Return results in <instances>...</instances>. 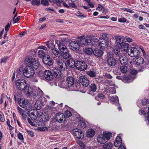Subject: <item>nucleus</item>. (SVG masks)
Masks as SVG:
<instances>
[{"mask_svg":"<svg viewBox=\"0 0 149 149\" xmlns=\"http://www.w3.org/2000/svg\"><path fill=\"white\" fill-rule=\"evenodd\" d=\"M69 46L72 50L77 51L79 49V45L75 41H71L69 44Z\"/></svg>","mask_w":149,"mask_h":149,"instance_id":"nucleus-17","label":"nucleus"},{"mask_svg":"<svg viewBox=\"0 0 149 149\" xmlns=\"http://www.w3.org/2000/svg\"><path fill=\"white\" fill-rule=\"evenodd\" d=\"M25 62L26 64L30 65L35 69H37L40 66V63L35 58L31 56H27L25 59Z\"/></svg>","mask_w":149,"mask_h":149,"instance_id":"nucleus-1","label":"nucleus"},{"mask_svg":"<svg viewBox=\"0 0 149 149\" xmlns=\"http://www.w3.org/2000/svg\"><path fill=\"white\" fill-rule=\"evenodd\" d=\"M26 131L27 132V133L30 136H31L33 137L34 136V134L33 131L31 130H26Z\"/></svg>","mask_w":149,"mask_h":149,"instance_id":"nucleus-55","label":"nucleus"},{"mask_svg":"<svg viewBox=\"0 0 149 149\" xmlns=\"http://www.w3.org/2000/svg\"><path fill=\"white\" fill-rule=\"evenodd\" d=\"M6 123L7 124V125L9 127L10 130H12L13 129V127L10 125V121L8 119L6 122Z\"/></svg>","mask_w":149,"mask_h":149,"instance_id":"nucleus-60","label":"nucleus"},{"mask_svg":"<svg viewBox=\"0 0 149 149\" xmlns=\"http://www.w3.org/2000/svg\"><path fill=\"white\" fill-rule=\"evenodd\" d=\"M113 146L111 143H109L104 144L103 147L104 149H111Z\"/></svg>","mask_w":149,"mask_h":149,"instance_id":"nucleus-35","label":"nucleus"},{"mask_svg":"<svg viewBox=\"0 0 149 149\" xmlns=\"http://www.w3.org/2000/svg\"><path fill=\"white\" fill-rule=\"evenodd\" d=\"M19 104L22 108H25L27 110H31L32 106L29 101L24 99H20L18 101Z\"/></svg>","mask_w":149,"mask_h":149,"instance_id":"nucleus-4","label":"nucleus"},{"mask_svg":"<svg viewBox=\"0 0 149 149\" xmlns=\"http://www.w3.org/2000/svg\"><path fill=\"white\" fill-rule=\"evenodd\" d=\"M114 52L117 56H118L120 54L119 49H114Z\"/></svg>","mask_w":149,"mask_h":149,"instance_id":"nucleus-52","label":"nucleus"},{"mask_svg":"<svg viewBox=\"0 0 149 149\" xmlns=\"http://www.w3.org/2000/svg\"><path fill=\"white\" fill-rule=\"evenodd\" d=\"M98 97L102 99H103L105 97V96L103 93H98L97 96L95 97V98L97 100V98Z\"/></svg>","mask_w":149,"mask_h":149,"instance_id":"nucleus-43","label":"nucleus"},{"mask_svg":"<svg viewBox=\"0 0 149 149\" xmlns=\"http://www.w3.org/2000/svg\"><path fill=\"white\" fill-rule=\"evenodd\" d=\"M87 74L91 77H94L96 76V72L93 71H89L86 72Z\"/></svg>","mask_w":149,"mask_h":149,"instance_id":"nucleus-38","label":"nucleus"},{"mask_svg":"<svg viewBox=\"0 0 149 149\" xmlns=\"http://www.w3.org/2000/svg\"><path fill=\"white\" fill-rule=\"evenodd\" d=\"M46 18L45 17H43L40 18L39 21V23H40L42 22H43L46 20Z\"/></svg>","mask_w":149,"mask_h":149,"instance_id":"nucleus-64","label":"nucleus"},{"mask_svg":"<svg viewBox=\"0 0 149 149\" xmlns=\"http://www.w3.org/2000/svg\"><path fill=\"white\" fill-rule=\"evenodd\" d=\"M42 60L44 63L48 65H52L53 63V60L48 55L44 56L42 58Z\"/></svg>","mask_w":149,"mask_h":149,"instance_id":"nucleus-11","label":"nucleus"},{"mask_svg":"<svg viewBox=\"0 0 149 149\" xmlns=\"http://www.w3.org/2000/svg\"><path fill=\"white\" fill-rule=\"evenodd\" d=\"M86 52L87 54H91L93 52V50L91 48H88L86 49Z\"/></svg>","mask_w":149,"mask_h":149,"instance_id":"nucleus-47","label":"nucleus"},{"mask_svg":"<svg viewBox=\"0 0 149 149\" xmlns=\"http://www.w3.org/2000/svg\"><path fill=\"white\" fill-rule=\"evenodd\" d=\"M105 76L107 78L111 79L112 78V76L109 73H106L105 74Z\"/></svg>","mask_w":149,"mask_h":149,"instance_id":"nucleus-62","label":"nucleus"},{"mask_svg":"<svg viewBox=\"0 0 149 149\" xmlns=\"http://www.w3.org/2000/svg\"><path fill=\"white\" fill-rule=\"evenodd\" d=\"M126 65H122L120 67L121 72L123 73H125L127 71V67Z\"/></svg>","mask_w":149,"mask_h":149,"instance_id":"nucleus-34","label":"nucleus"},{"mask_svg":"<svg viewBox=\"0 0 149 149\" xmlns=\"http://www.w3.org/2000/svg\"><path fill=\"white\" fill-rule=\"evenodd\" d=\"M51 50L53 54L56 57H58L60 56L59 52L57 49L54 48L51 49Z\"/></svg>","mask_w":149,"mask_h":149,"instance_id":"nucleus-36","label":"nucleus"},{"mask_svg":"<svg viewBox=\"0 0 149 149\" xmlns=\"http://www.w3.org/2000/svg\"><path fill=\"white\" fill-rule=\"evenodd\" d=\"M49 1L47 0H42L41 3L44 6H48L49 5Z\"/></svg>","mask_w":149,"mask_h":149,"instance_id":"nucleus-46","label":"nucleus"},{"mask_svg":"<svg viewBox=\"0 0 149 149\" xmlns=\"http://www.w3.org/2000/svg\"><path fill=\"white\" fill-rule=\"evenodd\" d=\"M46 45L49 49H52V47L51 45H52V44L51 43H49V42L48 41L47 42H46Z\"/></svg>","mask_w":149,"mask_h":149,"instance_id":"nucleus-58","label":"nucleus"},{"mask_svg":"<svg viewBox=\"0 0 149 149\" xmlns=\"http://www.w3.org/2000/svg\"><path fill=\"white\" fill-rule=\"evenodd\" d=\"M119 47L121 49L122 51H124L125 52H128L129 50V45L125 41L123 43H122V44L120 45Z\"/></svg>","mask_w":149,"mask_h":149,"instance_id":"nucleus-20","label":"nucleus"},{"mask_svg":"<svg viewBox=\"0 0 149 149\" xmlns=\"http://www.w3.org/2000/svg\"><path fill=\"white\" fill-rule=\"evenodd\" d=\"M37 112L36 111H35L33 112L31 111H28V114L29 116L31 118V119L32 120H35L37 118V116L36 114Z\"/></svg>","mask_w":149,"mask_h":149,"instance_id":"nucleus-24","label":"nucleus"},{"mask_svg":"<svg viewBox=\"0 0 149 149\" xmlns=\"http://www.w3.org/2000/svg\"><path fill=\"white\" fill-rule=\"evenodd\" d=\"M103 52L99 49H95L93 51V54L96 56L101 57L102 56Z\"/></svg>","mask_w":149,"mask_h":149,"instance_id":"nucleus-26","label":"nucleus"},{"mask_svg":"<svg viewBox=\"0 0 149 149\" xmlns=\"http://www.w3.org/2000/svg\"><path fill=\"white\" fill-rule=\"evenodd\" d=\"M39 48L43 49V51H44L45 53L48 54L49 53V50L45 46H41L39 47Z\"/></svg>","mask_w":149,"mask_h":149,"instance_id":"nucleus-44","label":"nucleus"},{"mask_svg":"<svg viewBox=\"0 0 149 149\" xmlns=\"http://www.w3.org/2000/svg\"><path fill=\"white\" fill-rule=\"evenodd\" d=\"M67 84V86L68 87L72 86L74 83V78L72 77H67L66 80Z\"/></svg>","mask_w":149,"mask_h":149,"instance_id":"nucleus-22","label":"nucleus"},{"mask_svg":"<svg viewBox=\"0 0 149 149\" xmlns=\"http://www.w3.org/2000/svg\"><path fill=\"white\" fill-rule=\"evenodd\" d=\"M123 78L125 82L128 83L132 81L134 79L129 74L125 75Z\"/></svg>","mask_w":149,"mask_h":149,"instance_id":"nucleus-31","label":"nucleus"},{"mask_svg":"<svg viewBox=\"0 0 149 149\" xmlns=\"http://www.w3.org/2000/svg\"><path fill=\"white\" fill-rule=\"evenodd\" d=\"M62 57L64 59H68L71 56L69 52L68 49L64 51L61 52Z\"/></svg>","mask_w":149,"mask_h":149,"instance_id":"nucleus-21","label":"nucleus"},{"mask_svg":"<svg viewBox=\"0 0 149 149\" xmlns=\"http://www.w3.org/2000/svg\"><path fill=\"white\" fill-rule=\"evenodd\" d=\"M103 134L105 136L106 139H107V141L110 139L112 135V133L111 132H104Z\"/></svg>","mask_w":149,"mask_h":149,"instance_id":"nucleus-37","label":"nucleus"},{"mask_svg":"<svg viewBox=\"0 0 149 149\" xmlns=\"http://www.w3.org/2000/svg\"><path fill=\"white\" fill-rule=\"evenodd\" d=\"M148 111L147 112V116L145 117V120L147 124L149 125V107L148 108Z\"/></svg>","mask_w":149,"mask_h":149,"instance_id":"nucleus-45","label":"nucleus"},{"mask_svg":"<svg viewBox=\"0 0 149 149\" xmlns=\"http://www.w3.org/2000/svg\"><path fill=\"white\" fill-rule=\"evenodd\" d=\"M144 63L143 59L142 57H138L135 60V64L138 66L141 65Z\"/></svg>","mask_w":149,"mask_h":149,"instance_id":"nucleus-29","label":"nucleus"},{"mask_svg":"<svg viewBox=\"0 0 149 149\" xmlns=\"http://www.w3.org/2000/svg\"><path fill=\"white\" fill-rule=\"evenodd\" d=\"M56 63L59 68L62 70H66L68 68L67 65L65 62L62 59L58 58L56 60Z\"/></svg>","mask_w":149,"mask_h":149,"instance_id":"nucleus-8","label":"nucleus"},{"mask_svg":"<svg viewBox=\"0 0 149 149\" xmlns=\"http://www.w3.org/2000/svg\"><path fill=\"white\" fill-rule=\"evenodd\" d=\"M66 63L68 65L70 68H73L75 67L76 65V61L72 58L70 57L68 58Z\"/></svg>","mask_w":149,"mask_h":149,"instance_id":"nucleus-16","label":"nucleus"},{"mask_svg":"<svg viewBox=\"0 0 149 149\" xmlns=\"http://www.w3.org/2000/svg\"><path fill=\"white\" fill-rule=\"evenodd\" d=\"M56 120L60 123L64 122L66 120V118L65 115L61 113L56 114Z\"/></svg>","mask_w":149,"mask_h":149,"instance_id":"nucleus-14","label":"nucleus"},{"mask_svg":"<svg viewBox=\"0 0 149 149\" xmlns=\"http://www.w3.org/2000/svg\"><path fill=\"white\" fill-rule=\"evenodd\" d=\"M124 37L122 36H118L116 38V41L118 47L125 41Z\"/></svg>","mask_w":149,"mask_h":149,"instance_id":"nucleus-25","label":"nucleus"},{"mask_svg":"<svg viewBox=\"0 0 149 149\" xmlns=\"http://www.w3.org/2000/svg\"><path fill=\"white\" fill-rule=\"evenodd\" d=\"M118 21L120 22L124 23L126 22L127 20L125 18H121L118 19Z\"/></svg>","mask_w":149,"mask_h":149,"instance_id":"nucleus-57","label":"nucleus"},{"mask_svg":"<svg viewBox=\"0 0 149 149\" xmlns=\"http://www.w3.org/2000/svg\"><path fill=\"white\" fill-rule=\"evenodd\" d=\"M97 141L100 143H104L107 141V139L103 134H101L99 135L97 137Z\"/></svg>","mask_w":149,"mask_h":149,"instance_id":"nucleus-19","label":"nucleus"},{"mask_svg":"<svg viewBox=\"0 0 149 149\" xmlns=\"http://www.w3.org/2000/svg\"><path fill=\"white\" fill-rule=\"evenodd\" d=\"M10 24H11V22H10V23H8V24H7L5 26V31L7 32L8 31V30L10 28Z\"/></svg>","mask_w":149,"mask_h":149,"instance_id":"nucleus-54","label":"nucleus"},{"mask_svg":"<svg viewBox=\"0 0 149 149\" xmlns=\"http://www.w3.org/2000/svg\"><path fill=\"white\" fill-rule=\"evenodd\" d=\"M23 70L17 69L16 70V73H17L16 76H19L22 74H23Z\"/></svg>","mask_w":149,"mask_h":149,"instance_id":"nucleus-48","label":"nucleus"},{"mask_svg":"<svg viewBox=\"0 0 149 149\" xmlns=\"http://www.w3.org/2000/svg\"><path fill=\"white\" fill-rule=\"evenodd\" d=\"M91 41V37L90 36H87L85 38L81 39L80 42L81 45H89Z\"/></svg>","mask_w":149,"mask_h":149,"instance_id":"nucleus-12","label":"nucleus"},{"mask_svg":"<svg viewBox=\"0 0 149 149\" xmlns=\"http://www.w3.org/2000/svg\"><path fill=\"white\" fill-rule=\"evenodd\" d=\"M69 8L70 7H72V8H77V6L74 3L72 2L70 3L69 4Z\"/></svg>","mask_w":149,"mask_h":149,"instance_id":"nucleus-53","label":"nucleus"},{"mask_svg":"<svg viewBox=\"0 0 149 149\" xmlns=\"http://www.w3.org/2000/svg\"><path fill=\"white\" fill-rule=\"evenodd\" d=\"M58 48L60 52L68 49L66 46L62 43H60L58 45Z\"/></svg>","mask_w":149,"mask_h":149,"instance_id":"nucleus-32","label":"nucleus"},{"mask_svg":"<svg viewBox=\"0 0 149 149\" xmlns=\"http://www.w3.org/2000/svg\"><path fill=\"white\" fill-rule=\"evenodd\" d=\"M8 57H5V58H2L1 59V63H6V61L8 58Z\"/></svg>","mask_w":149,"mask_h":149,"instance_id":"nucleus-61","label":"nucleus"},{"mask_svg":"<svg viewBox=\"0 0 149 149\" xmlns=\"http://www.w3.org/2000/svg\"><path fill=\"white\" fill-rule=\"evenodd\" d=\"M90 90L93 92H95L97 90V86L94 84L93 83L89 86Z\"/></svg>","mask_w":149,"mask_h":149,"instance_id":"nucleus-40","label":"nucleus"},{"mask_svg":"<svg viewBox=\"0 0 149 149\" xmlns=\"http://www.w3.org/2000/svg\"><path fill=\"white\" fill-rule=\"evenodd\" d=\"M79 81L83 86L85 87L88 86L89 84V81L88 79L83 76L79 77Z\"/></svg>","mask_w":149,"mask_h":149,"instance_id":"nucleus-13","label":"nucleus"},{"mask_svg":"<svg viewBox=\"0 0 149 149\" xmlns=\"http://www.w3.org/2000/svg\"><path fill=\"white\" fill-rule=\"evenodd\" d=\"M38 54L39 57L42 58H43V57L46 55H47L48 54L45 53V51L42 50H39L38 52Z\"/></svg>","mask_w":149,"mask_h":149,"instance_id":"nucleus-33","label":"nucleus"},{"mask_svg":"<svg viewBox=\"0 0 149 149\" xmlns=\"http://www.w3.org/2000/svg\"><path fill=\"white\" fill-rule=\"evenodd\" d=\"M27 120L29 123V124L32 126H34L35 125V124L33 122H32L31 120L29 118H28L27 119Z\"/></svg>","mask_w":149,"mask_h":149,"instance_id":"nucleus-63","label":"nucleus"},{"mask_svg":"<svg viewBox=\"0 0 149 149\" xmlns=\"http://www.w3.org/2000/svg\"><path fill=\"white\" fill-rule=\"evenodd\" d=\"M78 125L81 128L84 129L86 126V123L82 120H80L78 123Z\"/></svg>","mask_w":149,"mask_h":149,"instance_id":"nucleus-39","label":"nucleus"},{"mask_svg":"<svg viewBox=\"0 0 149 149\" xmlns=\"http://www.w3.org/2000/svg\"><path fill=\"white\" fill-rule=\"evenodd\" d=\"M110 100L111 102H118V97L117 96H112L110 98Z\"/></svg>","mask_w":149,"mask_h":149,"instance_id":"nucleus-41","label":"nucleus"},{"mask_svg":"<svg viewBox=\"0 0 149 149\" xmlns=\"http://www.w3.org/2000/svg\"><path fill=\"white\" fill-rule=\"evenodd\" d=\"M28 84L26 81L22 78L17 79L15 82L16 88L18 90L21 91H24Z\"/></svg>","mask_w":149,"mask_h":149,"instance_id":"nucleus-2","label":"nucleus"},{"mask_svg":"<svg viewBox=\"0 0 149 149\" xmlns=\"http://www.w3.org/2000/svg\"><path fill=\"white\" fill-rule=\"evenodd\" d=\"M65 113L66 116L67 118H69L71 117L72 115L71 112L69 111H66Z\"/></svg>","mask_w":149,"mask_h":149,"instance_id":"nucleus-50","label":"nucleus"},{"mask_svg":"<svg viewBox=\"0 0 149 149\" xmlns=\"http://www.w3.org/2000/svg\"><path fill=\"white\" fill-rule=\"evenodd\" d=\"M76 68L80 71H84L86 70L87 67L86 63L83 61L77 60L76 61Z\"/></svg>","mask_w":149,"mask_h":149,"instance_id":"nucleus-5","label":"nucleus"},{"mask_svg":"<svg viewBox=\"0 0 149 149\" xmlns=\"http://www.w3.org/2000/svg\"><path fill=\"white\" fill-rule=\"evenodd\" d=\"M34 68L29 65L26 66L24 69L23 75L27 78L32 77L35 74Z\"/></svg>","mask_w":149,"mask_h":149,"instance_id":"nucleus-3","label":"nucleus"},{"mask_svg":"<svg viewBox=\"0 0 149 149\" xmlns=\"http://www.w3.org/2000/svg\"><path fill=\"white\" fill-rule=\"evenodd\" d=\"M108 42L104 38H99L98 41V46L102 50L108 47Z\"/></svg>","mask_w":149,"mask_h":149,"instance_id":"nucleus-9","label":"nucleus"},{"mask_svg":"<svg viewBox=\"0 0 149 149\" xmlns=\"http://www.w3.org/2000/svg\"><path fill=\"white\" fill-rule=\"evenodd\" d=\"M120 63L123 65H127L129 62V60L125 56H122L119 58Z\"/></svg>","mask_w":149,"mask_h":149,"instance_id":"nucleus-23","label":"nucleus"},{"mask_svg":"<svg viewBox=\"0 0 149 149\" xmlns=\"http://www.w3.org/2000/svg\"><path fill=\"white\" fill-rule=\"evenodd\" d=\"M122 143V140L120 136H117L114 143V146L117 147H119L121 146Z\"/></svg>","mask_w":149,"mask_h":149,"instance_id":"nucleus-27","label":"nucleus"},{"mask_svg":"<svg viewBox=\"0 0 149 149\" xmlns=\"http://www.w3.org/2000/svg\"><path fill=\"white\" fill-rule=\"evenodd\" d=\"M104 7L102 5L100 4H98V7L96 8V10L100 11L102 10L103 9H104Z\"/></svg>","mask_w":149,"mask_h":149,"instance_id":"nucleus-56","label":"nucleus"},{"mask_svg":"<svg viewBox=\"0 0 149 149\" xmlns=\"http://www.w3.org/2000/svg\"><path fill=\"white\" fill-rule=\"evenodd\" d=\"M128 54L132 57H136L139 56L140 52L138 49L136 47H130L129 48Z\"/></svg>","mask_w":149,"mask_h":149,"instance_id":"nucleus-6","label":"nucleus"},{"mask_svg":"<svg viewBox=\"0 0 149 149\" xmlns=\"http://www.w3.org/2000/svg\"><path fill=\"white\" fill-rule=\"evenodd\" d=\"M25 94L26 95H31L32 93L33 89V88L30 86L28 84L24 90Z\"/></svg>","mask_w":149,"mask_h":149,"instance_id":"nucleus-28","label":"nucleus"},{"mask_svg":"<svg viewBox=\"0 0 149 149\" xmlns=\"http://www.w3.org/2000/svg\"><path fill=\"white\" fill-rule=\"evenodd\" d=\"M95 132L92 129H89L86 132V136L87 137H92L95 134Z\"/></svg>","mask_w":149,"mask_h":149,"instance_id":"nucleus-30","label":"nucleus"},{"mask_svg":"<svg viewBox=\"0 0 149 149\" xmlns=\"http://www.w3.org/2000/svg\"><path fill=\"white\" fill-rule=\"evenodd\" d=\"M52 71L53 73V76L57 78L61 76V71L58 68H54Z\"/></svg>","mask_w":149,"mask_h":149,"instance_id":"nucleus-18","label":"nucleus"},{"mask_svg":"<svg viewBox=\"0 0 149 149\" xmlns=\"http://www.w3.org/2000/svg\"><path fill=\"white\" fill-rule=\"evenodd\" d=\"M63 0H53L52 2L54 3H58V5L60 6L61 5V3L63 2Z\"/></svg>","mask_w":149,"mask_h":149,"instance_id":"nucleus-51","label":"nucleus"},{"mask_svg":"<svg viewBox=\"0 0 149 149\" xmlns=\"http://www.w3.org/2000/svg\"><path fill=\"white\" fill-rule=\"evenodd\" d=\"M18 137L21 141L23 140L24 139L23 135L21 133H19L17 135Z\"/></svg>","mask_w":149,"mask_h":149,"instance_id":"nucleus-59","label":"nucleus"},{"mask_svg":"<svg viewBox=\"0 0 149 149\" xmlns=\"http://www.w3.org/2000/svg\"><path fill=\"white\" fill-rule=\"evenodd\" d=\"M31 3L33 6H39L41 3L40 0H32L31 1Z\"/></svg>","mask_w":149,"mask_h":149,"instance_id":"nucleus-42","label":"nucleus"},{"mask_svg":"<svg viewBox=\"0 0 149 149\" xmlns=\"http://www.w3.org/2000/svg\"><path fill=\"white\" fill-rule=\"evenodd\" d=\"M116 93V91L114 88H111L109 90V93L110 94H113Z\"/></svg>","mask_w":149,"mask_h":149,"instance_id":"nucleus-49","label":"nucleus"},{"mask_svg":"<svg viewBox=\"0 0 149 149\" xmlns=\"http://www.w3.org/2000/svg\"><path fill=\"white\" fill-rule=\"evenodd\" d=\"M107 62L108 65L111 66L115 65L116 61L112 54L108 53L107 54Z\"/></svg>","mask_w":149,"mask_h":149,"instance_id":"nucleus-7","label":"nucleus"},{"mask_svg":"<svg viewBox=\"0 0 149 149\" xmlns=\"http://www.w3.org/2000/svg\"><path fill=\"white\" fill-rule=\"evenodd\" d=\"M73 133L75 137L79 139H82L84 137V133L82 130L79 129H74Z\"/></svg>","mask_w":149,"mask_h":149,"instance_id":"nucleus-10","label":"nucleus"},{"mask_svg":"<svg viewBox=\"0 0 149 149\" xmlns=\"http://www.w3.org/2000/svg\"><path fill=\"white\" fill-rule=\"evenodd\" d=\"M45 79L48 81L52 80L53 78L52 73L49 70H45L43 73Z\"/></svg>","mask_w":149,"mask_h":149,"instance_id":"nucleus-15","label":"nucleus"}]
</instances>
